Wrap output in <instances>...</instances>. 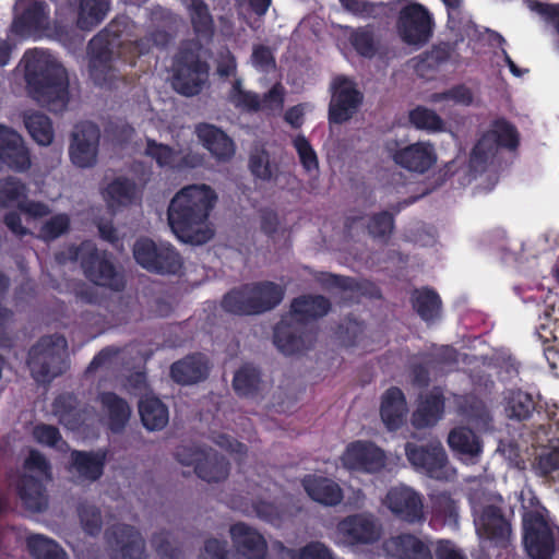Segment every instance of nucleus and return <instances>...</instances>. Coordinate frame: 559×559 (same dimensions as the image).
<instances>
[{"label":"nucleus","mask_w":559,"mask_h":559,"mask_svg":"<svg viewBox=\"0 0 559 559\" xmlns=\"http://www.w3.org/2000/svg\"><path fill=\"white\" fill-rule=\"evenodd\" d=\"M217 195L207 185H189L170 200L167 219L170 229L185 243L203 245L212 239L213 230L205 226Z\"/></svg>","instance_id":"nucleus-1"},{"label":"nucleus","mask_w":559,"mask_h":559,"mask_svg":"<svg viewBox=\"0 0 559 559\" xmlns=\"http://www.w3.org/2000/svg\"><path fill=\"white\" fill-rule=\"evenodd\" d=\"M25 81L31 96L51 110L63 109L69 102V79L67 70L48 51L27 50Z\"/></svg>","instance_id":"nucleus-2"},{"label":"nucleus","mask_w":559,"mask_h":559,"mask_svg":"<svg viewBox=\"0 0 559 559\" xmlns=\"http://www.w3.org/2000/svg\"><path fill=\"white\" fill-rule=\"evenodd\" d=\"M127 28V19L116 17L90 40L88 73L96 85L104 86L112 80V59L115 53L119 56L124 51Z\"/></svg>","instance_id":"nucleus-3"},{"label":"nucleus","mask_w":559,"mask_h":559,"mask_svg":"<svg viewBox=\"0 0 559 559\" xmlns=\"http://www.w3.org/2000/svg\"><path fill=\"white\" fill-rule=\"evenodd\" d=\"M284 295V287L271 281L247 283L227 292L221 306L231 314L255 316L277 307Z\"/></svg>","instance_id":"nucleus-4"},{"label":"nucleus","mask_w":559,"mask_h":559,"mask_svg":"<svg viewBox=\"0 0 559 559\" xmlns=\"http://www.w3.org/2000/svg\"><path fill=\"white\" fill-rule=\"evenodd\" d=\"M68 342L63 335H44L28 350L27 366L37 383H50L69 368Z\"/></svg>","instance_id":"nucleus-5"},{"label":"nucleus","mask_w":559,"mask_h":559,"mask_svg":"<svg viewBox=\"0 0 559 559\" xmlns=\"http://www.w3.org/2000/svg\"><path fill=\"white\" fill-rule=\"evenodd\" d=\"M519 146L520 133L516 127L503 117L496 118L472 148L471 167L476 171H485L500 150L515 152Z\"/></svg>","instance_id":"nucleus-6"},{"label":"nucleus","mask_w":559,"mask_h":559,"mask_svg":"<svg viewBox=\"0 0 559 559\" xmlns=\"http://www.w3.org/2000/svg\"><path fill=\"white\" fill-rule=\"evenodd\" d=\"M23 468L37 472L41 478L23 474L16 484L17 495L27 510L43 512L48 506L46 483L52 479L51 464L41 452L32 449L24 460Z\"/></svg>","instance_id":"nucleus-7"},{"label":"nucleus","mask_w":559,"mask_h":559,"mask_svg":"<svg viewBox=\"0 0 559 559\" xmlns=\"http://www.w3.org/2000/svg\"><path fill=\"white\" fill-rule=\"evenodd\" d=\"M201 45L191 43L182 46L174 62V88L183 96L201 93L209 78L210 67L200 56Z\"/></svg>","instance_id":"nucleus-8"},{"label":"nucleus","mask_w":559,"mask_h":559,"mask_svg":"<svg viewBox=\"0 0 559 559\" xmlns=\"http://www.w3.org/2000/svg\"><path fill=\"white\" fill-rule=\"evenodd\" d=\"M69 259L80 261L85 276L97 286L108 287L121 292L126 287L123 275L119 274L108 259L100 255L98 249L91 241H83L79 246L68 249Z\"/></svg>","instance_id":"nucleus-9"},{"label":"nucleus","mask_w":559,"mask_h":559,"mask_svg":"<svg viewBox=\"0 0 559 559\" xmlns=\"http://www.w3.org/2000/svg\"><path fill=\"white\" fill-rule=\"evenodd\" d=\"M133 257L140 266L159 275L178 274L183 266L182 257L173 245L155 242L150 238L135 241Z\"/></svg>","instance_id":"nucleus-10"},{"label":"nucleus","mask_w":559,"mask_h":559,"mask_svg":"<svg viewBox=\"0 0 559 559\" xmlns=\"http://www.w3.org/2000/svg\"><path fill=\"white\" fill-rule=\"evenodd\" d=\"M175 455L182 465H193L197 476L206 483H219L229 475L228 460L212 448L181 445Z\"/></svg>","instance_id":"nucleus-11"},{"label":"nucleus","mask_w":559,"mask_h":559,"mask_svg":"<svg viewBox=\"0 0 559 559\" xmlns=\"http://www.w3.org/2000/svg\"><path fill=\"white\" fill-rule=\"evenodd\" d=\"M502 503L503 500L499 497V504L489 503L479 510L474 508L473 514L479 538L492 547L507 549L511 544L512 524L501 507Z\"/></svg>","instance_id":"nucleus-12"},{"label":"nucleus","mask_w":559,"mask_h":559,"mask_svg":"<svg viewBox=\"0 0 559 559\" xmlns=\"http://www.w3.org/2000/svg\"><path fill=\"white\" fill-rule=\"evenodd\" d=\"M523 544L531 559H551L554 556V532L537 511L526 512L523 516Z\"/></svg>","instance_id":"nucleus-13"},{"label":"nucleus","mask_w":559,"mask_h":559,"mask_svg":"<svg viewBox=\"0 0 559 559\" xmlns=\"http://www.w3.org/2000/svg\"><path fill=\"white\" fill-rule=\"evenodd\" d=\"M383 504L394 518L409 525L423 524L426 521L424 497L412 487L401 485L390 488Z\"/></svg>","instance_id":"nucleus-14"},{"label":"nucleus","mask_w":559,"mask_h":559,"mask_svg":"<svg viewBox=\"0 0 559 559\" xmlns=\"http://www.w3.org/2000/svg\"><path fill=\"white\" fill-rule=\"evenodd\" d=\"M337 532L347 546H369L382 536V525L371 513L347 515L337 524Z\"/></svg>","instance_id":"nucleus-15"},{"label":"nucleus","mask_w":559,"mask_h":559,"mask_svg":"<svg viewBox=\"0 0 559 559\" xmlns=\"http://www.w3.org/2000/svg\"><path fill=\"white\" fill-rule=\"evenodd\" d=\"M100 130L91 121H83L75 126L69 146L72 164L80 168L93 167L97 162Z\"/></svg>","instance_id":"nucleus-16"},{"label":"nucleus","mask_w":559,"mask_h":559,"mask_svg":"<svg viewBox=\"0 0 559 559\" xmlns=\"http://www.w3.org/2000/svg\"><path fill=\"white\" fill-rule=\"evenodd\" d=\"M405 454L409 463L433 479L447 478L448 455L440 442L418 445L406 443Z\"/></svg>","instance_id":"nucleus-17"},{"label":"nucleus","mask_w":559,"mask_h":559,"mask_svg":"<svg viewBox=\"0 0 559 559\" xmlns=\"http://www.w3.org/2000/svg\"><path fill=\"white\" fill-rule=\"evenodd\" d=\"M396 141L386 144L392 160L408 171L424 174L437 162L435 147L429 142H416L399 148Z\"/></svg>","instance_id":"nucleus-18"},{"label":"nucleus","mask_w":559,"mask_h":559,"mask_svg":"<svg viewBox=\"0 0 559 559\" xmlns=\"http://www.w3.org/2000/svg\"><path fill=\"white\" fill-rule=\"evenodd\" d=\"M432 21L429 12L421 4L404 7L399 14L397 31L404 43L424 45L431 36Z\"/></svg>","instance_id":"nucleus-19"},{"label":"nucleus","mask_w":559,"mask_h":559,"mask_svg":"<svg viewBox=\"0 0 559 559\" xmlns=\"http://www.w3.org/2000/svg\"><path fill=\"white\" fill-rule=\"evenodd\" d=\"M362 102V94L354 83L344 76L333 83V93L329 104V122L342 124L354 116Z\"/></svg>","instance_id":"nucleus-20"},{"label":"nucleus","mask_w":559,"mask_h":559,"mask_svg":"<svg viewBox=\"0 0 559 559\" xmlns=\"http://www.w3.org/2000/svg\"><path fill=\"white\" fill-rule=\"evenodd\" d=\"M341 459L345 468L366 473L380 472L386 462L381 448L371 441L362 440L350 442Z\"/></svg>","instance_id":"nucleus-21"},{"label":"nucleus","mask_w":559,"mask_h":559,"mask_svg":"<svg viewBox=\"0 0 559 559\" xmlns=\"http://www.w3.org/2000/svg\"><path fill=\"white\" fill-rule=\"evenodd\" d=\"M504 417L512 424L525 425L535 415L542 420L545 402L522 389L508 390L501 402Z\"/></svg>","instance_id":"nucleus-22"},{"label":"nucleus","mask_w":559,"mask_h":559,"mask_svg":"<svg viewBox=\"0 0 559 559\" xmlns=\"http://www.w3.org/2000/svg\"><path fill=\"white\" fill-rule=\"evenodd\" d=\"M106 543L112 548L111 559H141L145 543L132 525L114 524L106 528Z\"/></svg>","instance_id":"nucleus-23"},{"label":"nucleus","mask_w":559,"mask_h":559,"mask_svg":"<svg viewBox=\"0 0 559 559\" xmlns=\"http://www.w3.org/2000/svg\"><path fill=\"white\" fill-rule=\"evenodd\" d=\"M49 10L43 1L19 0L14 5V17L10 32L22 38L48 25Z\"/></svg>","instance_id":"nucleus-24"},{"label":"nucleus","mask_w":559,"mask_h":559,"mask_svg":"<svg viewBox=\"0 0 559 559\" xmlns=\"http://www.w3.org/2000/svg\"><path fill=\"white\" fill-rule=\"evenodd\" d=\"M0 163L16 173L28 170L32 164L22 136L3 124H0Z\"/></svg>","instance_id":"nucleus-25"},{"label":"nucleus","mask_w":559,"mask_h":559,"mask_svg":"<svg viewBox=\"0 0 559 559\" xmlns=\"http://www.w3.org/2000/svg\"><path fill=\"white\" fill-rule=\"evenodd\" d=\"M53 414L59 423L70 430L81 429L91 415L87 404H83L75 394L62 393L52 403Z\"/></svg>","instance_id":"nucleus-26"},{"label":"nucleus","mask_w":559,"mask_h":559,"mask_svg":"<svg viewBox=\"0 0 559 559\" xmlns=\"http://www.w3.org/2000/svg\"><path fill=\"white\" fill-rule=\"evenodd\" d=\"M386 556L394 559H432L429 547L411 533L391 536L382 544Z\"/></svg>","instance_id":"nucleus-27"},{"label":"nucleus","mask_w":559,"mask_h":559,"mask_svg":"<svg viewBox=\"0 0 559 559\" xmlns=\"http://www.w3.org/2000/svg\"><path fill=\"white\" fill-rule=\"evenodd\" d=\"M195 134L204 148L217 160L226 162L234 156V141L221 128L207 122H201L195 126Z\"/></svg>","instance_id":"nucleus-28"},{"label":"nucleus","mask_w":559,"mask_h":559,"mask_svg":"<svg viewBox=\"0 0 559 559\" xmlns=\"http://www.w3.org/2000/svg\"><path fill=\"white\" fill-rule=\"evenodd\" d=\"M230 537L237 551L247 559H264L267 552L265 538L245 523L230 526Z\"/></svg>","instance_id":"nucleus-29"},{"label":"nucleus","mask_w":559,"mask_h":559,"mask_svg":"<svg viewBox=\"0 0 559 559\" xmlns=\"http://www.w3.org/2000/svg\"><path fill=\"white\" fill-rule=\"evenodd\" d=\"M273 343L285 356L301 354L307 347V334L304 326L282 319L274 328Z\"/></svg>","instance_id":"nucleus-30"},{"label":"nucleus","mask_w":559,"mask_h":559,"mask_svg":"<svg viewBox=\"0 0 559 559\" xmlns=\"http://www.w3.org/2000/svg\"><path fill=\"white\" fill-rule=\"evenodd\" d=\"M301 485L307 495L316 502L335 507L340 504L344 498L343 490L340 485L331 478L319 476L316 474H307L301 479Z\"/></svg>","instance_id":"nucleus-31"},{"label":"nucleus","mask_w":559,"mask_h":559,"mask_svg":"<svg viewBox=\"0 0 559 559\" xmlns=\"http://www.w3.org/2000/svg\"><path fill=\"white\" fill-rule=\"evenodd\" d=\"M447 441L451 451L462 460L475 462L483 453L481 438L466 426L451 429Z\"/></svg>","instance_id":"nucleus-32"},{"label":"nucleus","mask_w":559,"mask_h":559,"mask_svg":"<svg viewBox=\"0 0 559 559\" xmlns=\"http://www.w3.org/2000/svg\"><path fill=\"white\" fill-rule=\"evenodd\" d=\"M407 404L403 391L397 386L389 388L382 395L380 416L390 431L400 429L406 419Z\"/></svg>","instance_id":"nucleus-33"},{"label":"nucleus","mask_w":559,"mask_h":559,"mask_svg":"<svg viewBox=\"0 0 559 559\" xmlns=\"http://www.w3.org/2000/svg\"><path fill=\"white\" fill-rule=\"evenodd\" d=\"M331 301L322 295H302L293 299L290 304V319L299 324L324 317L331 310Z\"/></svg>","instance_id":"nucleus-34"},{"label":"nucleus","mask_w":559,"mask_h":559,"mask_svg":"<svg viewBox=\"0 0 559 559\" xmlns=\"http://www.w3.org/2000/svg\"><path fill=\"white\" fill-rule=\"evenodd\" d=\"M70 456L72 468L82 479L94 483L103 476L107 462V450H73Z\"/></svg>","instance_id":"nucleus-35"},{"label":"nucleus","mask_w":559,"mask_h":559,"mask_svg":"<svg viewBox=\"0 0 559 559\" xmlns=\"http://www.w3.org/2000/svg\"><path fill=\"white\" fill-rule=\"evenodd\" d=\"M97 400L107 413L109 430L114 433L122 432L131 416L128 402L110 391L100 392Z\"/></svg>","instance_id":"nucleus-36"},{"label":"nucleus","mask_w":559,"mask_h":559,"mask_svg":"<svg viewBox=\"0 0 559 559\" xmlns=\"http://www.w3.org/2000/svg\"><path fill=\"white\" fill-rule=\"evenodd\" d=\"M207 371V366L200 354L188 355L170 366L171 379L182 385L204 380Z\"/></svg>","instance_id":"nucleus-37"},{"label":"nucleus","mask_w":559,"mask_h":559,"mask_svg":"<svg viewBox=\"0 0 559 559\" xmlns=\"http://www.w3.org/2000/svg\"><path fill=\"white\" fill-rule=\"evenodd\" d=\"M413 309L425 322H432L440 317L442 301L439 294L428 286L414 288L411 294Z\"/></svg>","instance_id":"nucleus-38"},{"label":"nucleus","mask_w":559,"mask_h":559,"mask_svg":"<svg viewBox=\"0 0 559 559\" xmlns=\"http://www.w3.org/2000/svg\"><path fill=\"white\" fill-rule=\"evenodd\" d=\"M139 414L143 426L150 431L162 430L168 424V408L158 397H142L139 402Z\"/></svg>","instance_id":"nucleus-39"},{"label":"nucleus","mask_w":559,"mask_h":559,"mask_svg":"<svg viewBox=\"0 0 559 559\" xmlns=\"http://www.w3.org/2000/svg\"><path fill=\"white\" fill-rule=\"evenodd\" d=\"M444 411V396L436 389L427 394L413 414V424L417 428L435 425Z\"/></svg>","instance_id":"nucleus-40"},{"label":"nucleus","mask_w":559,"mask_h":559,"mask_svg":"<svg viewBox=\"0 0 559 559\" xmlns=\"http://www.w3.org/2000/svg\"><path fill=\"white\" fill-rule=\"evenodd\" d=\"M110 8V0H79L76 26L91 31L103 22Z\"/></svg>","instance_id":"nucleus-41"},{"label":"nucleus","mask_w":559,"mask_h":559,"mask_svg":"<svg viewBox=\"0 0 559 559\" xmlns=\"http://www.w3.org/2000/svg\"><path fill=\"white\" fill-rule=\"evenodd\" d=\"M431 522L440 526H459V507L449 492H439L431 499Z\"/></svg>","instance_id":"nucleus-42"},{"label":"nucleus","mask_w":559,"mask_h":559,"mask_svg":"<svg viewBox=\"0 0 559 559\" xmlns=\"http://www.w3.org/2000/svg\"><path fill=\"white\" fill-rule=\"evenodd\" d=\"M189 11L195 35L201 39L211 40L214 36L215 25L206 2L204 0H191Z\"/></svg>","instance_id":"nucleus-43"},{"label":"nucleus","mask_w":559,"mask_h":559,"mask_svg":"<svg viewBox=\"0 0 559 559\" xmlns=\"http://www.w3.org/2000/svg\"><path fill=\"white\" fill-rule=\"evenodd\" d=\"M104 193L110 207L128 206L135 199L136 185L127 177H117L107 185Z\"/></svg>","instance_id":"nucleus-44"},{"label":"nucleus","mask_w":559,"mask_h":559,"mask_svg":"<svg viewBox=\"0 0 559 559\" xmlns=\"http://www.w3.org/2000/svg\"><path fill=\"white\" fill-rule=\"evenodd\" d=\"M462 415L478 429L488 430L492 426V415L487 404L476 395H467L461 404Z\"/></svg>","instance_id":"nucleus-45"},{"label":"nucleus","mask_w":559,"mask_h":559,"mask_svg":"<svg viewBox=\"0 0 559 559\" xmlns=\"http://www.w3.org/2000/svg\"><path fill=\"white\" fill-rule=\"evenodd\" d=\"M261 383L260 370L246 364L241 366L234 376L233 388L239 396H253L258 393Z\"/></svg>","instance_id":"nucleus-46"},{"label":"nucleus","mask_w":559,"mask_h":559,"mask_svg":"<svg viewBox=\"0 0 559 559\" xmlns=\"http://www.w3.org/2000/svg\"><path fill=\"white\" fill-rule=\"evenodd\" d=\"M28 190L19 178L8 176L0 179V210L17 209L23 199H26Z\"/></svg>","instance_id":"nucleus-47"},{"label":"nucleus","mask_w":559,"mask_h":559,"mask_svg":"<svg viewBox=\"0 0 559 559\" xmlns=\"http://www.w3.org/2000/svg\"><path fill=\"white\" fill-rule=\"evenodd\" d=\"M24 123L32 139L39 145L46 146L52 142V122L45 114L32 112L25 116Z\"/></svg>","instance_id":"nucleus-48"},{"label":"nucleus","mask_w":559,"mask_h":559,"mask_svg":"<svg viewBox=\"0 0 559 559\" xmlns=\"http://www.w3.org/2000/svg\"><path fill=\"white\" fill-rule=\"evenodd\" d=\"M366 228L372 239L388 243L395 229L394 214L389 211L373 213L368 217Z\"/></svg>","instance_id":"nucleus-49"},{"label":"nucleus","mask_w":559,"mask_h":559,"mask_svg":"<svg viewBox=\"0 0 559 559\" xmlns=\"http://www.w3.org/2000/svg\"><path fill=\"white\" fill-rule=\"evenodd\" d=\"M27 548L35 559H68L67 552L57 542L43 535L29 536Z\"/></svg>","instance_id":"nucleus-50"},{"label":"nucleus","mask_w":559,"mask_h":559,"mask_svg":"<svg viewBox=\"0 0 559 559\" xmlns=\"http://www.w3.org/2000/svg\"><path fill=\"white\" fill-rule=\"evenodd\" d=\"M349 41L356 52L361 57L372 58L378 51L373 27L371 25L353 29L349 35Z\"/></svg>","instance_id":"nucleus-51"},{"label":"nucleus","mask_w":559,"mask_h":559,"mask_svg":"<svg viewBox=\"0 0 559 559\" xmlns=\"http://www.w3.org/2000/svg\"><path fill=\"white\" fill-rule=\"evenodd\" d=\"M409 122L418 130L439 132L444 129L443 119L432 109L417 106L408 115Z\"/></svg>","instance_id":"nucleus-52"},{"label":"nucleus","mask_w":559,"mask_h":559,"mask_svg":"<svg viewBox=\"0 0 559 559\" xmlns=\"http://www.w3.org/2000/svg\"><path fill=\"white\" fill-rule=\"evenodd\" d=\"M431 362V358L428 354H419L413 357V360L409 362V376L415 386L425 389L429 385V368Z\"/></svg>","instance_id":"nucleus-53"},{"label":"nucleus","mask_w":559,"mask_h":559,"mask_svg":"<svg viewBox=\"0 0 559 559\" xmlns=\"http://www.w3.org/2000/svg\"><path fill=\"white\" fill-rule=\"evenodd\" d=\"M78 514L81 525L90 536H97L102 531V513L100 510L88 503H80Z\"/></svg>","instance_id":"nucleus-54"},{"label":"nucleus","mask_w":559,"mask_h":559,"mask_svg":"<svg viewBox=\"0 0 559 559\" xmlns=\"http://www.w3.org/2000/svg\"><path fill=\"white\" fill-rule=\"evenodd\" d=\"M365 324L352 318H346L337 328V337L344 347L357 346L365 333Z\"/></svg>","instance_id":"nucleus-55"},{"label":"nucleus","mask_w":559,"mask_h":559,"mask_svg":"<svg viewBox=\"0 0 559 559\" xmlns=\"http://www.w3.org/2000/svg\"><path fill=\"white\" fill-rule=\"evenodd\" d=\"M294 147L299 156L300 164L307 173L318 170L319 160L316 151L308 141V139L298 134L293 141Z\"/></svg>","instance_id":"nucleus-56"},{"label":"nucleus","mask_w":559,"mask_h":559,"mask_svg":"<svg viewBox=\"0 0 559 559\" xmlns=\"http://www.w3.org/2000/svg\"><path fill=\"white\" fill-rule=\"evenodd\" d=\"M290 559H334L332 551L323 543L310 542L298 551L285 548Z\"/></svg>","instance_id":"nucleus-57"},{"label":"nucleus","mask_w":559,"mask_h":559,"mask_svg":"<svg viewBox=\"0 0 559 559\" xmlns=\"http://www.w3.org/2000/svg\"><path fill=\"white\" fill-rule=\"evenodd\" d=\"M70 218L67 214H56L45 222L40 228V236L46 241L55 240L68 233Z\"/></svg>","instance_id":"nucleus-58"},{"label":"nucleus","mask_w":559,"mask_h":559,"mask_svg":"<svg viewBox=\"0 0 559 559\" xmlns=\"http://www.w3.org/2000/svg\"><path fill=\"white\" fill-rule=\"evenodd\" d=\"M433 102L452 100L455 104L463 106L472 105L474 95L472 90L465 84H456L449 90L443 92L435 93L432 95Z\"/></svg>","instance_id":"nucleus-59"},{"label":"nucleus","mask_w":559,"mask_h":559,"mask_svg":"<svg viewBox=\"0 0 559 559\" xmlns=\"http://www.w3.org/2000/svg\"><path fill=\"white\" fill-rule=\"evenodd\" d=\"M492 366L498 369L502 381H512L520 374L521 362L512 355H496L492 358Z\"/></svg>","instance_id":"nucleus-60"},{"label":"nucleus","mask_w":559,"mask_h":559,"mask_svg":"<svg viewBox=\"0 0 559 559\" xmlns=\"http://www.w3.org/2000/svg\"><path fill=\"white\" fill-rule=\"evenodd\" d=\"M152 546L162 559H179L180 549L170 543V533L160 531L154 533L151 539Z\"/></svg>","instance_id":"nucleus-61"},{"label":"nucleus","mask_w":559,"mask_h":559,"mask_svg":"<svg viewBox=\"0 0 559 559\" xmlns=\"http://www.w3.org/2000/svg\"><path fill=\"white\" fill-rule=\"evenodd\" d=\"M257 516L272 525L280 526L285 512L283 508L276 506L273 502L258 500L253 504Z\"/></svg>","instance_id":"nucleus-62"},{"label":"nucleus","mask_w":559,"mask_h":559,"mask_svg":"<svg viewBox=\"0 0 559 559\" xmlns=\"http://www.w3.org/2000/svg\"><path fill=\"white\" fill-rule=\"evenodd\" d=\"M249 168L253 176L262 180L272 178L270 156L265 150L258 151L249 157Z\"/></svg>","instance_id":"nucleus-63"},{"label":"nucleus","mask_w":559,"mask_h":559,"mask_svg":"<svg viewBox=\"0 0 559 559\" xmlns=\"http://www.w3.org/2000/svg\"><path fill=\"white\" fill-rule=\"evenodd\" d=\"M145 154L155 159L160 167L168 166L174 162V150L152 139L146 141Z\"/></svg>","instance_id":"nucleus-64"}]
</instances>
